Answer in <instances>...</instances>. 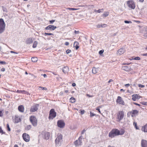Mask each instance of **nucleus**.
I'll list each match as a JSON object with an SVG mask.
<instances>
[{"label": "nucleus", "mask_w": 147, "mask_h": 147, "mask_svg": "<svg viewBox=\"0 0 147 147\" xmlns=\"http://www.w3.org/2000/svg\"><path fill=\"white\" fill-rule=\"evenodd\" d=\"M6 25L3 19H0V34L3 33L5 30Z\"/></svg>", "instance_id": "f257e3e1"}, {"label": "nucleus", "mask_w": 147, "mask_h": 147, "mask_svg": "<svg viewBox=\"0 0 147 147\" xmlns=\"http://www.w3.org/2000/svg\"><path fill=\"white\" fill-rule=\"evenodd\" d=\"M62 141V136L61 134H59L55 140L56 145L57 146H59L61 145Z\"/></svg>", "instance_id": "f03ea898"}, {"label": "nucleus", "mask_w": 147, "mask_h": 147, "mask_svg": "<svg viewBox=\"0 0 147 147\" xmlns=\"http://www.w3.org/2000/svg\"><path fill=\"white\" fill-rule=\"evenodd\" d=\"M126 3L127 5L129 8L133 9L135 8V4L134 1H127Z\"/></svg>", "instance_id": "7ed1b4c3"}, {"label": "nucleus", "mask_w": 147, "mask_h": 147, "mask_svg": "<svg viewBox=\"0 0 147 147\" xmlns=\"http://www.w3.org/2000/svg\"><path fill=\"white\" fill-rule=\"evenodd\" d=\"M124 116V113L123 111H120L119 112L117 115V119L118 121H120L123 119Z\"/></svg>", "instance_id": "20e7f679"}, {"label": "nucleus", "mask_w": 147, "mask_h": 147, "mask_svg": "<svg viewBox=\"0 0 147 147\" xmlns=\"http://www.w3.org/2000/svg\"><path fill=\"white\" fill-rule=\"evenodd\" d=\"M56 113L53 109H51L50 111V114L49 117V119H53L56 116Z\"/></svg>", "instance_id": "39448f33"}, {"label": "nucleus", "mask_w": 147, "mask_h": 147, "mask_svg": "<svg viewBox=\"0 0 147 147\" xmlns=\"http://www.w3.org/2000/svg\"><path fill=\"white\" fill-rule=\"evenodd\" d=\"M30 120L34 126H36L37 125V120L34 116H31L30 117Z\"/></svg>", "instance_id": "423d86ee"}, {"label": "nucleus", "mask_w": 147, "mask_h": 147, "mask_svg": "<svg viewBox=\"0 0 147 147\" xmlns=\"http://www.w3.org/2000/svg\"><path fill=\"white\" fill-rule=\"evenodd\" d=\"M82 136H80L78 139L74 142L75 145L76 146L81 145L82 144Z\"/></svg>", "instance_id": "0eeeda50"}, {"label": "nucleus", "mask_w": 147, "mask_h": 147, "mask_svg": "<svg viewBox=\"0 0 147 147\" xmlns=\"http://www.w3.org/2000/svg\"><path fill=\"white\" fill-rule=\"evenodd\" d=\"M22 137L25 141L28 142L30 141V136L28 134L26 133H24L22 135Z\"/></svg>", "instance_id": "6e6552de"}, {"label": "nucleus", "mask_w": 147, "mask_h": 147, "mask_svg": "<svg viewBox=\"0 0 147 147\" xmlns=\"http://www.w3.org/2000/svg\"><path fill=\"white\" fill-rule=\"evenodd\" d=\"M116 102L117 103H119V104L121 105H125V102L123 100L121 97L120 96L117 97V99L116 100Z\"/></svg>", "instance_id": "1a4fd4ad"}, {"label": "nucleus", "mask_w": 147, "mask_h": 147, "mask_svg": "<svg viewBox=\"0 0 147 147\" xmlns=\"http://www.w3.org/2000/svg\"><path fill=\"white\" fill-rule=\"evenodd\" d=\"M57 125L59 127L63 128L64 126L65 123L63 121L60 120L57 121Z\"/></svg>", "instance_id": "9d476101"}, {"label": "nucleus", "mask_w": 147, "mask_h": 147, "mask_svg": "<svg viewBox=\"0 0 147 147\" xmlns=\"http://www.w3.org/2000/svg\"><path fill=\"white\" fill-rule=\"evenodd\" d=\"M38 104H36L32 106L30 109V111L31 112H34L37 111L38 109Z\"/></svg>", "instance_id": "9b49d317"}, {"label": "nucleus", "mask_w": 147, "mask_h": 147, "mask_svg": "<svg viewBox=\"0 0 147 147\" xmlns=\"http://www.w3.org/2000/svg\"><path fill=\"white\" fill-rule=\"evenodd\" d=\"M57 28V27L53 25H49L46 27L45 29L46 30H54Z\"/></svg>", "instance_id": "f8f14e48"}, {"label": "nucleus", "mask_w": 147, "mask_h": 147, "mask_svg": "<svg viewBox=\"0 0 147 147\" xmlns=\"http://www.w3.org/2000/svg\"><path fill=\"white\" fill-rule=\"evenodd\" d=\"M125 52V50L123 48H121L119 49L117 51V54L119 55H121L123 54Z\"/></svg>", "instance_id": "ddd939ff"}, {"label": "nucleus", "mask_w": 147, "mask_h": 147, "mask_svg": "<svg viewBox=\"0 0 147 147\" xmlns=\"http://www.w3.org/2000/svg\"><path fill=\"white\" fill-rule=\"evenodd\" d=\"M141 146L142 147H147V141L142 139L141 141Z\"/></svg>", "instance_id": "4468645a"}, {"label": "nucleus", "mask_w": 147, "mask_h": 147, "mask_svg": "<svg viewBox=\"0 0 147 147\" xmlns=\"http://www.w3.org/2000/svg\"><path fill=\"white\" fill-rule=\"evenodd\" d=\"M132 100L135 101L137 99H139L140 98V96L138 94H134L132 96Z\"/></svg>", "instance_id": "2eb2a0df"}, {"label": "nucleus", "mask_w": 147, "mask_h": 147, "mask_svg": "<svg viewBox=\"0 0 147 147\" xmlns=\"http://www.w3.org/2000/svg\"><path fill=\"white\" fill-rule=\"evenodd\" d=\"M16 92L19 93H22V94H26L27 95H30V94H29L28 92L25 90H17Z\"/></svg>", "instance_id": "dca6fc26"}, {"label": "nucleus", "mask_w": 147, "mask_h": 147, "mask_svg": "<svg viewBox=\"0 0 147 147\" xmlns=\"http://www.w3.org/2000/svg\"><path fill=\"white\" fill-rule=\"evenodd\" d=\"M121 69L122 70L126 71H130L131 68L127 66H124L122 67Z\"/></svg>", "instance_id": "f3484780"}, {"label": "nucleus", "mask_w": 147, "mask_h": 147, "mask_svg": "<svg viewBox=\"0 0 147 147\" xmlns=\"http://www.w3.org/2000/svg\"><path fill=\"white\" fill-rule=\"evenodd\" d=\"M112 131L115 136L119 135V130L118 129H113Z\"/></svg>", "instance_id": "a211bd4d"}, {"label": "nucleus", "mask_w": 147, "mask_h": 147, "mask_svg": "<svg viewBox=\"0 0 147 147\" xmlns=\"http://www.w3.org/2000/svg\"><path fill=\"white\" fill-rule=\"evenodd\" d=\"M69 71V68L67 66L64 67L63 68V71L65 74L68 73Z\"/></svg>", "instance_id": "6ab92c4d"}, {"label": "nucleus", "mask_w": 147, "mask_h": 147, "mask_svg": "<svg viewBox=\"0 0 147 147\" xmlns=\"http://www.w3.org/2000/svg\"><path fill=\"white\" fill-rule=\"evenodd\" d=\"M18 110L20 112H24V107L22 105H21L19 106L18 107Z\"/></svg>", "instance_id": "aec40b11"}, {"label": "nucleus", "mask_w": 147, "mask_h": 147, "mask_svg": "<svg viewBox=\"0 0 147 147\" xmlns=\"http://www.w3.org/2000/svg\"><path fill=\"white\" fill-rule=\"evenodd\" d=\"M15 122L16 123L19 122L21 121V119L17 116H15Z\"/></svg>", "instance_id": "412c9836"}, {"label": "nucleus", "mask_w": 147, "mask_h": 147, "mask_svg": "<svg viewBox=\"0 0 147 147\" xmlns=\"http://www.w3.org/2000/svg\"><path fill=\"white\" fill-rule=\"evenodd\" d=\"M50 136V134L48 132H46L45 133V137L44 138L46 140H48Z\"/></svg>", "instance_id": "4be33fe9"}, {"label": "nucleus", "mask_w": 147, "mask_h": 147, "mask_svg": "<svg viewBox=\"0 0 147 147\" xmlns=\"http://www.w3.org/2000/svg\"><path fill=\"white\" fill-rule=\"evenodd\" d=\"M99 69L98 68H95V67H93L92 69V73L94 74H96L98 72Z\"/></svg>", "instance_id": "5701e85b"}, {"label": "nucleus", "mask_w": 147, "mask_h": 147, "mask_svg": "<svg viewBox=\"0 0 147 147\" xmlns=\"http://www.w3.org/2000/svg\"><path fill=\"white\" fill-rule=\"evenodd\" d=\"M142 130L145 132H147V124L142 127Z\"/></svg>", "instance_id": "b1692460"}, {"label": "nucleus", "mask_w": 147, "mask_h": 147, "mask_svg": "<svg viewBox=\"0 0 147 147\" xmlns=\"http://www.w3.org/2000/svg\"><path fill=\"white\" fill-rule=\"evenodd\" d=\"M107 25L105 24H98L97 25V27L98 28H104L107 26Z\"/></svg>", "instance_id": "393cba45"}, {"label": "nucleus", "mask_w": 147, "mask_h": 147, "mask_svg": "<svg viewBox=\"0 0 147 147\" xmlns=\"http://www.w3.org/2000/svg\"><path fill=\"white\" fill-rule=\"evenodd\" d=\"M109 137H110L111 138L114 137L115 136L114 135V134H113V133L112 132V131H111V132H110L109 134Z\"/></svg>", "instance_id": "a878e982"}, {"label": "nucleus", "mask_w": 147, "mask_h": 147, "mask_svg": "<svg viewBox=\"0 0 147 147\" xmlns=\"http://www.w3.org/2000/svg\"><path fill=\"white\" fill-rule=\"evenodd\" d=\"M138 113V111L137 110H134L131 112V113L133 115L137 114Z\"/></svg>", "instance_id": "bb28decb"}, {"label": "nucleus", "mask_w": 147, "mask_h": 147, "mask_svg": "<svg viewBox=\"0 0 147 147\" xmlns=\"http://www.w3.org/2000/svg\"><path fill=\"white\" fill-rule=\"evenodd\" d=\"M33 42V40L32 38H28L26 41V42L27 43H32Z\"/></svg>", "instance_id": "cd10ccee"}, {"label": "nucleus", "mask_w": 147, "mask_h": 147, "mask_svg": "<svg viewBox=\"0 0 147 147\" xmlns=\"http://www.w3.org/2000/svg\"><path fill=\"white\" fill-rule=\"evenodd\" d=\"M32 61L34 62H36L38 60V58L36 57H33L31 58Z\"/></svg>", "instance_id": "c85d7f7f"}, {"label": "nucleus", "mask_w": 147, "mask_h": 147, "mask_svg": "<svg viewBox=\"0 0 147 147\" xmlns=\"http://www.w3.org/2000/svg\"><path fill=\"white\" fill-rule=\"evenodd\" d=\"M70 100H71V101H70L72 103H73L75 102L76 101L75 98L73 97H71L70 98Z\"/></svg>", "instance_id": "c756f323"}, {"label": "nucleus", "mask_w": 147, "mask_h": 147, "mask_svg": "<svg viewBox=\"0 0 147 147\" xmlns=\"http://www.w3.org/2000/svg\"><path fill=\"white\" fill-rule=\"evenodd\" d=\"M31 128V126L29 125H27L25 129L27 130H28Z\"/></svg>", "instance_id": "7c9ffc66"}, {"label": "nucleus", "mask_w": 147, "mask_h": 147, "mask_svg": "<svg viewBox=\"0 0 147 147\" xmlns=\"http://www.w3.org/2000/svg\"><path fill=\"white\" fill-rule=\"evenodd\" d=\"M109 12H105V13L103 14V16L105 17L108 16L109 15Z\"/></svg>", "instance_id": "2f4dec72"}, {"label": "nucleus", "mask_w": 147, "mask_h": 147, "mask_svg": "<svg viewBox=\"0 0 147 147\" xmlns=\"http://www.w3.org/2000/svg\"><path fill=\"white\" fill-rule=\"evenodd\" d=\"M125 132V131L124 130H122L120 131H119V135H123Z\"/></svg>", "instance_id": "473e14b6"}, {"label": "nucleus", "mask_w": 147, "mask_h": 147, "mask_svg": "<svg viewBox=\"0 0 147 147\" xmlns=\"http://www.w3.org/2000/svg\"><path fill=\"white\" fill-rule=\"evenodd\" d=\"M134 125V126L135 127L136 129H139V128L137 126V123L135 122H134L133 123Z\"/></svg>", "instance_id": "72a5a7b5"}, {"label": "nucleus", "mask_w": 147, "mask_h": 147, "mask_svg": "<svg viewBox=\"0 0 147 147\" xmlns=\"http://www.w3.org/2000/svg\"><path fill=\"white\" fill-rule=\"evenodd\" d=\"M2 7V9L3 11L6 12H7V9L5 7Z\"/></svg>", "instance_id": "f704fd0d"}, {"label": "nucleus", "mask_w": 147, "mask_h": 147, "mask_svg": "<svg viewBox=\"0 0 147 147\" xmlns=\"http://www.w3.org/2000/svg\"><path fill=\"white\" fill-rule=\"evenodd\" d=\"M90 117H92L96 115L95 114H94V113H92V111L90 112Z\"/></svg>", "instance_id": "c9c22d12"}, {"label": "nucleus", "mask_w": 147, "mask_h": 147, "mask_svg": "<svg viewBox=\"0 0 147 147\" xmlns=\"http://www.w3.org/2000/svg\"><path fill=\"white\" fill-rule=\"evenodd\" d=\"M68 9L71 10H78V9L74 8H67Z\"/></svg>", "instance_id": "e433bc0d"}, {"label": "nucleus", "mask_w": 147, "mask_h": 147, "mask_svg": "<svg viewBox=\"0 0 147 147\" xmlns=\"http://www.w3.org/2000/svg\"><path fill=\"white\" fill-rule=\"evenodd\" d=\"M79 44V42H74V46H78Z\"/></svg>", "instance_id": "4c0bfd02"}, {"label": "nucleus", "mask_w": 147, "mask_h": 147, "mask_svg": "<svg viewBox=\"0 0 147 147\" xmlns=\"http://www.w3.org/2000/svg\"><path fill=\"white\" fill-rule=\"evenodd\" d=\"M0 133L2 134H4L5 133L3 131L1 127H0Z\"/></svg>", "instance_id": "58836bf2"}, {"label": "nucleus", "mask_w": 147, "mask_h": 147, "mask_svg": "<svg viewBox=\"0 0 147 147\" xmlns=\"http://www.w3.org/2000/svg\"><path fill=\"white\" fill-rule=\"evenodd\" d=\"M104 51V50H100L99 52V54L100 55H101L103 53Z\"/></svg>", "instance_id": "ea45409f"}, {"label": "nucleus", "mask_w": 147, "mask_h": 147, "mask_svg": "<svg viewBox=\"0 0 147 147\" xmlns=\"http://www.w3.org/2000/svg\"><path fill=\"white\" fill-rule=\"evenodd\" d=\"M45 35H53V33H45Z\"/></svg>", "instance_id": "a19ab883"}, {"label": "nucleus", "mask_w": 147, "mask_h": 147, "mask_svg": "<svg viewBox=\"0 0 147 147\" xmlns=\"http://www.w3.org/2000/svg\"><path fill=\"white\" fill-rule=\"evenodd\" d=\"M141 104H142L143 105H147V102H140V103Z\"/></svg>", "instance_id": "79ce46f5"}, {"label": "nucleus", "mask_w": 147, "mask_h": 147, "mask_svg": "<svg viewBox=\"0 0 147 147\" xmlns=\"http://www.w3.org/2000/svg\"><path fill=\"white\" fill-rule=\"evenodd\" d=\"M134 59L136 60H140V57H135Z\"/></svg>", "instance_id": "37998d69"}, {"label": "nucleus", "mask_w": 147, "mask_h": 147, "mask_svg": "<svg viewBox=\"0 0 147 147\" xmlns=\"http://www.w3.org/2000/svg\"><path fill=\"white\" fill-rule=\"evenodd\" d=\"M7 128L8 130L9 131H10V129L9 127V125L8 124H7Z\"/></svg>", "instance_id": "c03bdc74"}, {"label": "nucleus", "mask_w": 147, "mask_h": 147, "mask_svg": "<svg viewBox=\"0 0 147 147\" xmlns=\"http://www.w3.org/2000/svg\"><path fill=\"white\" fill-rule=\"evenodd\" d=\"M138 86L140 88H144L145 86L144 85H141L140 84H138Z\"/></svg>", "instance_id": "a18cd8bd"}, {"label": "nucleus", "mask_w": 147, "mask_h": 147, "mask_svg": "<svg viewBox=\"0 0 147 147\" xmlns=\"http://www.w3.org/2000/svg\"><path fill=\"white\" fill-rule=\"evenodd\" d=\"M101 10L103 11V9H99L97 10V13H100V12H102V11H101Z\"/></svg>", "instance_id": "49530a36"}, {"label": "nucleus", "mask_w": 147, "mask_h": 147, "mask_svg": "<svg viewBox=\"0 0 147 147\" xmlns=\"http://www.w3.org/2000/svg\"><path fill=\"white\" fill-rule=\"evenodd\" d=\"M71 52V51L69 49L67 50L66 51V53L67 54H69Z\"/></svg>", "instance_id": "de8ad7c7"}, {"label": "nucleus", "mask_w": 147, "mask_h": 147, "mask_svg": "<svg viewBox=\"0 0 147 147\" xmlns=\"http://www.w3.org/2000/svg\"><path fill=\"white\" fill-rule=\"evenodd\" d=\"M55 22V20H53L49 21L50 23V24H53L54 22Z\"/></svg>", "instance_id": "09e8293b"}, {"label": "nucleus", "mask_w": 147, "mask_h": 147, "mask_svg": "<svg viewBox=\"0 0 147 147\" xmlns=\"http://www.w3.org/2000/svg\"><path fill=\"white\" fill-rule=\"evenodd\" d=\"M39 87L40 88H41L42 90H47V88H46L45 87H41V86H40Z\"/></svg>", "instance_id": "8fccbe9b"}, {"label": "nucleus", "mask_w": 147, "mask_h": 147, "mask_svg": "<svg viewBox=\"0 0 147 147\" xmlns=\"http://www.w3.org/2000/svg\"><path fill=\"white\" fill-rule=\"evenodd\" d=\"M10 52L11 53H14V54H18V52H14L13 51H10Z\"/></svg>", "instance_id": "3c124183"}, {"label": "nucleus", "mask_w": 147, "mask_h": 147, "mask_svg": "<svg viewBox=\"0 0 147 147\" xmlns=\"http://www.w3.org/2000/svg\"><path fill=\"white\" fill-rule=\"evenodd\" d=\"M125 23H131V22L130 21H125V22H124Z\"/></svg>", "instance_id": "603ef678"}, {"label": "nucleus", "mask_w": 147, "mask_h": 147, "mask_svg": "<svg viewBox=\"0 0 147 147\" xmlns=\"http://www.w3.org/2000/svg\"><path fill=\"white\" fill-rule=\"evenodd\" d=\"M84 110H81L80 113L82 115L84 113Z\"/></svg>", "instance_id": "864d4df0"}, {"label": "nucleus", "mask_w": 147, "mask_h": 147, "mask_svg": "<svg viewBox=\"0 0 147 147\" xmlns=\"http://www.w3.org/2000/svg\"><path fill=\"white\" fill-rule=\"evenodd\" d=\"M37 42H34V44L33 45V46H36L37 45Z\"/></svg>", "instance_id": "5fc2aeb1"}, {"label": "nucleus", "mask_w": 147, "mask_h": 147, "mask_svg": "<svg viewBox=\"0 0 147 147\" xmlns=\"http://www.w3.org/2000/svg\"><path fill=\"white\" fill-rule=\"evenodd\" d=\"M0 63L1 64H5L6 62L5 61H0Z\"/></svg>", "instance_id": "6e6d98bb"}, {"label": "nucleus", "mask_w": 147, "mask_h": 147, "mask_svg": "<svg viewBox=\"0 0 147 147\" xmlns=\"http://www.w3.org/2000/svg\"><path fill=\"white\" fill-rule=\"evenodd\" d=\"M86 95L87 96H88L90 97H93V95H90V94H86Z\"/></svg>", "instance_id": "4d7b16f0"}, {"label": "nucleus", "mask_w": 147, "mask_h": 147, "mask_svg": "<svg viewBox=\"0 0 147 147\" xmlns=\"http://www.w3.org/2000/svg\"><path fill=\"white\" fill-rule=\"evenodd\" d=\"M86 131V130L85 129H83V130L82 132V133H81L82 134H84Z\"/></svg>", "instance_id": "13d9d810"}, {"label": "nucleus", "mask_w": 147, "mask_h": 147, "mask_svg": "<svg viewBox=\"0 0 147 147\" xmlns=\"http://www.w3.org/2000/svg\"><path fill=\"white\" fill-rule=\"evenodd\" d=\"M74 33L76 34H78L79 33V31H77L75 30L74 31Z\"/></svg>", "instance_id": "bf43d9fd"}, {"label": "nucleus", "mask_w": 147, "mask_h": 147, "mask_svg": "<svg viewBox=\"0 0 147 147\" xmlns=\"http://www.w3.org/2000/svg\"><path fill=\"white\" fill-rule=\"evenodd\" d=\"M96 110H98L100 113H101V112H100V109L99 108H98V107L96 108Z\"/></svg>", "instance_id": "052dcab7"}, {"label": "nucleus", "mask_w": 147, "mask_h": 147, "mask_svg": "<svg viewBox=\"0 0 147 147\" xmlns=\"http://www.w3.org/2000/svg\"><path fill=\"white\" fill-rule=\"evenodd\" d=\"M65 45H69V42H65Z\"/></svg>", "instance_id": "680f3d73"}, {"label": "nucleus", "mask_w": 147, "mask_h": 147, "mask_svg": "<svg viewBox=\"0 0 147 147\" xmlns=\"http://www.w3.org/2000/svg\"><path fill=\"white\" fill-rule=\"evenodd\" d=\"M133 104H135V105H138V106H140V105L139 104H138V103H136V102H134Z\"/></svg>", "instance_id": "e2e57ef3"}, {"label": "nucleus", "mask_w": 147, "mask_h": 147, "mask_svg": "<svg viewBox=\"0 0 147 147\" xmlns=\"http://www.w3.org/2000/svg\"><path fill=\"white\" fill-rule=\"evenodd\" d=\"M143 36L146 38H147V33L144 34Z\"/></svg>", "instance_id": "0e129e2a"}, {"label": "nucleus", "mask_w": 147, "mask_h": 147, "mask_svg": "<svg viewBox=\"0 0 147 147\" xmlns=\"http://www.w3.org/2000/svg\"><path fill=\"white\" fill-rule=\"evenodd\" d=\"M1 71H5V69L4 68H2L1 69Z\"/></svg>", "instance_id": "69168bd1"}, {"label": "nucleus", "mask_w": 147, "mask_h": 147, "mask_svg": "<svg viewBox=\"0 0 147 147\" xmlns=\"http://www.w3.org/2000/svg\"><path fill=\"white\" fill-rule=\"evenodd\" d=\"M142 55L144 56L147 57V53L146 54H142Z\"/></svg>", "instance_id": "338daca9"}, {"label": "nucleus", "mask_w": 147, "mask_h": 147, "mask_svg": "<svg viewBox=\"0 0 147 147\" xmlns=\"http://www.w3.org/2000/svg\"><path fill=\"white\" fill-rule=\"evenodd\" d=\"M129 85H130L129 84H125V86L126 87H127Z\"/></svg>", "instance_id": "774afa93"}]
</instances>
